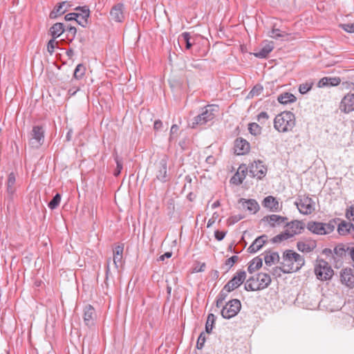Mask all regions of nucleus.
<instances>
[{"label":"nucleus","instance_id":"f257e3e1","mask_svg":"<svg viewBox=\"0 0 354 354\" xmlns=\"http://www.w3.org/2000/svg\"><path fill=\"white\" fill-rule=\"evenodd\" d=\"M305 263L303 256L292 250L283 252L282 261L280 264L283 269V273H291L299 270Z\"/></svg>","mask_w":354,"mask_h":354},{"label":"nucleus","instance_id":"f03ea898","mask_svg":"<svg viewBox=\"0 0 354 354\" xmlns=\"http://www.w3.org/2000/svg\"><path fill=\"white\" fill-rule=\"evenodd\" d=\"M219 107L216 104H209L202 109L200 114L194 117L189 123L192 128H196L197 126H202L213 120L216 113L218 112Z\"/></svg>","mask_w":354,"mask_h":354},{"label":"nucleus","instance_id":"7ed1b4c3","mask_svg":"<svg viewBox=\"0 0 354 354\" xmlns=\"http://www.w3.org/2000/svg\"><path fill=\"white\" fill-rule=\"evenodd\" d=\"M295 125V117L290 111H283L278 114L274 120V127L279 132L290 131Z\"/></svg>","mask_w":354,"mask_h":354},{"label":"nucleus","instance_id":"20e7f679","mask_svg":"<svg viewBox=\"0 0 354 354\" xmlns=\"http://www.w3.org/2000/svg\"><path fill=\"white\" fill-rule=\"evenodd\" d=\"M6 194L4 197V203L7 205V208L9 209L14 205V198L16 196L17 190V185L16 181V174L11 172L8 174L6 183Z\"/></svg>","mask_w":354,"mask_h":354},{"label":"nucleus","instance_id":"39448f33","mask_svg":"<svg viewBox=\"0 0 354 354\" xmlns=\"http://www.w3.org/2000/svg\"><path fill=\"white\" fill-rule=\"evenodd\" d=\"M307 229L313 234L325 235L331 233L335 228V222L330 221L328 223L309 221L306 225Z\"/></svg>","mask_w":354,"mask_h":354},{"label":"nucleus","instance_id":"423d86ee","mask_svg":"<svg viewBox=\"0 0 354 354\" xmlns=\"http://www.w3.org/2000/svg\"><path fill=\"white\" fill-rule=\"evenodd\" d=\"M315 273L318 279L326 281L333 277V270L327 261L321 259L318 261L315 267Z\"/></svg>","mask_w":354,"mask_h":354},{"label":"nucleus","instance_id":"0eeeda50","mask_svg":"<svg viewBox=\"0 0 354 354\" xmlns=\"http://www.w3.org/2000/svg\"><path fill=\"white\" fill-rule=\"evenodd\" d=\"M241 308V303L237 299L230 300L223 306L221 313L224 319H231L235 317Z\"/></svg>","mask_w":354,"mask_h":354},{"label":"nucleus","instance_id":"6e6552de","mask_svg":"<svg viewBox=\"0 0 354 354\" xmlns=\"http://www.w3.org/2000/svg\"><path fill=\"white\" fill-rule=\"evenodd\" d=\"M299 212L304 215L310 214L315 211L314 202L308 196H299L295 202Z\"/></svg>","mask_w":354,"mask_h":354},{"label":"nucleus","instance_id":"1a4fd4ad","mask_svg":"<svg viewBox=\"0 0 354 354\" xmlns=\"http://www.w3.org/2000/svg\"><path fill=\"white\" fill-rule=\"evenodd\" d=\"M168 156L163 155L160 159L155 163V174L156 178L161 182H167L169 180L167 175V162Z\"/></svg>","mask_w":354,"mask_h":354},{"label":"nucleus","instance_id":"9d476101","mask_svg":"<svg viewBox=\"0 0 354 354\" xmlns=\"http://www.w3.org/2000/svg\"><path fill=\"white\" fill-rule=\"evenodd\" d=\"M267 167L261 160L254 161L248 167V171L252 178L261 180L267 174Z\"/></svg>","mask_w":354,"mask_h":354},{"label":"nucleus","instance_id":"9b49d317","mask_svg":"<svg viewBox=\"0 0 354 354\" xmlns=\"http://www.w3.org/2000/svg\"><path fill=\"white\" fill-rule=\"evenodd\" d=\"M268 114L262 111L257 115V121L259 124L257 122L250 123L248 124V131L249 133H257L260 132L262 130V127L269 124L268 122Z\"/></svg>","mask_w":354,"mask_h":354},{"label":"nucleus","instance_id":"f8f14e48","mask_svg":"<svg viewBox=\"0 0 354 354\" xmlns=\"http://www.w3.org/2000/svg\"><path fill=\"white\" fill-rule=\"evenodd\" d=\"M246 272L244 270H238L234 277L225 284L231 292L238 288L245 281Z\"/></svg>","mask_w":354,"mask_h":354},{"label":"nucleus","instance_id":"ddd939ff","mask_svg":"<svg viewBox=\"0 0 354 354\" xmlns=\"http://www.w3.org/2000/svg\"><path fill=\"white\" fill-rule=\"evenodd\" d=\"M110 18L112 21L116 23L123 22L125 15H124V5L123 3H118L115 4L111 9Z\"/></svg>","mask_w":354,"mask_h":354},{"label":"nucleus","instance_id":"4468645a","mask_svg":"<svg viewBox=\"0 0 354 354\" xmlns=\"http://www.w3.org/2000/svg\"><path fill=\"white\" fill-rule=\"evenodd\" d=\"M77 17V23L82 27H86L88 24V19L90 17V10L87 6H77L75 8Z\"/></svg>","mask_w":354,"mask_h":354},{"label":"nucleus","instance_id":"2eb2a0df","mask_svg":"<svg viewBox=\"0 0 354 354\" xmlns=\"http://www.w3.org/2000/svg\"><path fill=\"white\" fill-rule=\"evenodd\" d=\"M339 110L344 113L354 111V93H348L343 97L339 104Z\"/></svg>","mask_w":354,"mask_h":354},{"label":"nucleus","instance_id":"dca6fc26","mask_svg":"<svg viewBox=\"0 0 354 354\" xmlns=\"http://www.w3.org/2000/svg\"><path fill=\"white\" fill-rule=\"evenodd\" d=\"M97 315L95 308L90 304L85 306L83 310V319L84 324L91 327L95 325Z\"/></svg>","mask_w":354,"mask_h":354},{"label":"nucleus","instance_id":"f3484780","mask_svg":"<svg viewBox=\"0 0 354 354\" xmlns=\"http://www.w3.org/2000/svg\"><path fill=\"white\" fill-rule=\"evenodd\" d=\"M286 231L288 232L290 238L295 235L301 234L306 227L305 223L301 221L295 220L290 223H287Z\"/></svg>","mask_w":354,"mask_h":354},{"label":"nucleus","instance_id":"a211bd4d","mask_svg":"<svg viewBox=\"0 0 354 354\" xmlns=\"http://www.w3.org/2000/svg\"><path fill=\"white\" fill-rule=\"evenodd\" d=\"M250 149V143L242 138H239L235 140L234 150V153L238 156L247 154Z\"/></svg>","mask_w":354,"mask_h":354},{"label":"nucleus","instance_id":"6ab92c4d","mask_svg":"<svg viewBox=\"0 0 354 354\" xmlns=\"http://www.w3.org/2000/svg\"><path fill=\"white\" fill-rule=\"evenodd\" d=\"M341 282L347 287H354V271L351 268H346L342 270L340 274Z\"/></svg>","mask_w":354,"mask_h":354},{"label":"nucleus","instance_id":"aec40b11","mask_svg":"<svg viewBox=\"0 0 354 354\" xmlns=\"http://www.w3.org/2000/svg\"><path fill=\"white\" fill-rule=\"evenodd\" d=\"M248 172V167L245 164H241L235 174L230 179L231 183L239 185H241L243 180L245 178L246 174Z\"/></svg>","mask_w":354,"mask_h":354},{"label":"nucleus","instance_id":"412c9836","mask_svg":"<svg viewBox=\"0 0 354 354\" xmlns=\"http://www.w3.org/2000/svg\"><path fill=\"white\" fill-rule=\"evenodd\" d=\"M242 205L243 209L248 211L250 214H254L259 210V205L254 199L241 198L239 201Z\"/></svg>","mask_w":354,"mask_h":354},{"label":"nucleus","instance_id":"4be33fe9","mask_svg":"<svg viewBox=\"0 0 354 354\" xmlns=\"http://www.w3.org/2000/svg\"><path fill=\"white\" fill-rule=\"evenodd\" d=\"M274 44L272 41H265L260 50L254 53V55L257 58H266L268 55L274 49Z\"/></svg>","mask_w":354,"mask_h":354},{"label":"nucleus","instance_id":"5701e85b","mask_svg":"<svg viewBox=\"0 0 354 354\" xmlns=\"http://www.w3.org/2000/svg\"><path fill=\"white\" fill-rule=\"evenodd\" d=\"M268 236L266 234L257 237L249 246L248 250L250 253H255L262 248L267 242Z\"/></svg>","mask_w":354,"mask_h":354},{"label":"nucleus","instance_id":"b1692460","mask_svg":"<svg viewBox=\"0 0 354 354\" xmlns=\"http://www.w3.org/2000/svg\"><path fill=\"white\" fill-rule=\"evenodd\" d=\"M317 243L315 241L308 240L306 241H298L297 248L299 251L304 253H309L315 250Z\"/></svg>","mask_w":354,"mask_h":354},{"label":"nucleus","instance_id":"393cba45","mask_svg":"<svg viewBox=\"0 0 354 354\" xmlns=\"http://www.w3.org/2000/svg\"><path fill=\"white\" fill-rule=\"evenodd\" d=\"M287 220L288 218L286 217H283L277 214L266 216L262 218L263 221L268 222L269 225L272 227H274L277 225H279L281 223H285Z\"/></svg>","mask_w":354,"mask_h":354},{"label":"nucleus","instance_id":"a878e982","mask_svg":"<svg viewBox=\"0 0 354 354\" xmlns=\"http://www.w3.org/2000/svg\"><path fill=\"white\" fill-rule=\"evenodd\" d=\"M262 205L271 212H277L279 209V201L272 196L266 197L262 202Z\"/></svg>","mask_w":354,"mask_h":354},{"label":"nucleus","instance_id":"bb28decb","mask_svg":"<svg viewBox=\"0 0 354 354\" xmlns=\"http://www.w3.org/2000/svg\"><path fill=\"white\" fill-rule=\"evenodd\" d=\"M351 247L348 244L339 243L335 247L333 252L339 259L346 258L348 257V251Z\"/></svg>","mask_w":354,"mask_h":354},{"label":"nucleus","instance_id":"cd10ccee","mask_svg":"<svg viewBox=\"0 0 354 354\" xmlns=\"http://www.w3.org/2000/svg\"><path fill=\"white\" fill-rule=\"evenodd\" d=\"M123 250V245H118L113 250V261L116 270L122 265Z\"/></svg>","mask_w":354,"mask_h":354},{"label":"nucleus","instance_id":"c85d7f7f","mask_svg":"<svg viewBox=\"0 0 354 354\" xmlns=\"http://www.w3.org/2000/svg\"><path fill=\"white\" fill-rule=\"evenodd\" d=\"M265 263L268 266H271L276 262L279 261V255L277 252L266 251L263 253Z\"/></svg>","mask_w":354,"mask_h":354},{"label":"nucleus","instance_id":"c756f323","mask_svg":"<svg viewBox=\"0 0 354 354\" xmlns=\"http://www.w3.org/2000/svg\"><path fill=\"white\" fill-rule=\"evenodd\" d=\"M339 77H325L322 78L318 82V86L322 88L327 86H337L340 84Z\"/></svg>","mask_w":354,"mask_h":354},{"label":"nucleus","instance_id":"7c9ffc66","mask_svg":"<svg viewBox=\"0 0 354 354\" xmlns=\"http://www.w3.org/2000/svg\"><path fill=\"white\" fill-rule=\"evenodd\" d=\"M256 278L261 290L267 288L271 283V278L270 275L266 273H259Z\"/></svg>","mask_w":354,"mask_h":354},{"label":"nucleus","instance_id":"2f4dec72","mask_svg":"<svg viewBox=\"0 0 354 354\" xmlns=\"http://www.w3.org/2000/svg\"><path fill=\"white\" fill-rule=\"evenodd\" d=\"M277 100L282 104H288L295 102L297 100V98L293 94L285 92L277 97Z\"/></svg>","mask_w":354,"mask_h":354},{"label":"nucleus","instance_id":"473e14b6","mask_svg":"<svg viewBox=\"0 0 354 354\" xmlns=\"http://www.w3.org/2000/svg\"><path fill=\"white\" fill-rule=\"evenodd\" d=\"M231 291L230 290H228L227 286L225 285L216 297V308H219L223 306V301L226 299V298L228 296V294Z\"/></svg>","mask_w":354,"mask_h":354},{"label":"nucleus","instance_id":"72a5a7b5","mask_svg":"<svg viewBox=\"0 0 354 354\" xmlns=\"http://www.w3.org/2000/svg\"><path fill=\"white\" fill-rule=\"evenodd\" d=\"M44 134H31L29 138V145L32 148H39L44 142Z\"/></svg>","mask_w":354,"mask_h":354},{"label":"nucleus","instance_id":"f704fd0d","mask_svg":"<svg viewBox=\"0 0 354 354\" xmlns=\"http://www.w3.org/2000/svg\"><path fill=\"white\" fill-rule=\"evenodd\" d=\"M65 31L64 24L56 23L50 28V34L53 38L59 37Z\"/></svg>","mask_w":354,"mask_h":354},{"label":"nucleus","instance_id":"c9c22d12","mask_svg":"<svg viewBox=\"0 0 354 354\" xmlns=\"http://www.w3.org/2000/svg\"><path fill=\"white\" fill-rule=\"evenodd\" d=\"M351 230H354L353 224L346 221H342L337 227V231L340 235H346L349 233Z\"/></svg>","mask_w":354,"mask_h":354},{"label":"nucleus","instance_id":"e433bc0d","mask_svg":"<svg viewBox=\"0 0 354 354\" xmlns=\"http://www.w3.org/2000/svg\"><path fill=\"white\" fill-rule=\"evenodd\" d=\"M66 3V1H63L59 3L57 6H56L54 8L53 10L50 12L49 15L50 18L56 19L58 16L64 14L66 12V9L64 8Z\"/></svg>","mask_w":354,"mask_h":354},{"label":"nucleus","instance_id":"4c0bfd02","mask_svg":"<svg viewBox=\"0 0 354 354\" xmlns=\"http://www.w3.org/2000/svg\"><path fill=\"white\" fill-rule=\"evenodd\" d=\"M263 265V259L257 257L254 258L252 261H250L249 266L248 268V271L252 274L258 269H259Z\"/></svg>","mask_w":354,"mask_h":354},{"label":"nucleus","instance_id":"58836bf2","mask_svg":"<svg viewBox=\"0 0 354 354\" xmlns=\"http://www.w3.org/2000/svg\"><path fill=\"white\" fill-rule=\"evenodd\" d=\"M245 289L247 291L260 290L261 288L258 281H257V278L254 277H250L245 282Z\"/></svg>","mask_w":354,"mask_h":354},{"label":"nucleus","instance_id":"ea45409f","mask_svg":"<svg viewBox=\"0 0 354 354\" xmlns=\"http://www.w3.org/2000/svg\"><path fill=\"white\" fill-rule=\"evenodd\" d=\"M216 317L214 314L210 313L208 315L207 321H206V324H205L206 333H210L212 332V330L213 329L214 324L216 322Z\"/></svg>","mask_w":354,"mask_h":354},{"label":"nucleus","instance_id":"a19ab883","mask_svg":"<svg viewBox=\"0 0 354 354\" xmlns=\"http://www.w3.org/2000/svg\"><path fill=\"white\" fill-rule=\"evenodd\" d=\"M85 66L82 64H79L74 71L73 77L76 80L82 79L85 74Z\"/></svg>","mask_w":354,"mask_h":354},{"label":"nucleus","instance_id":"79ce46f5","mask_svg":"<svg viewBox=\"0 0 354 354\" xmlns=\"http://www.w3.org/2000/svg\"><path fill=\"white\" fill-rule=\"evenodd\" d=\"M263 86L260 84L255 85L252 90L249 92L247 98H252L254 96L259 95L263 91Z\"/></svg>","mask_w":354,"mask_h":354},{"label":"nucleus","instance_id":"37998d69","mask_svg":"<svg viewBox=\"0 0 354 354\" xmlns=\"http://www.w3.org/2000/svg\"><path fill=\"white\" fill-rule=\"evenodd\" d=\"M60 201H61V195L57 193L53 196L52 200L48 203V207L50 209H56L59 206Z\"/></svg>","mask_w":354,"mask_h":354},{"label":"nucleus","instance_id":"c03bdc74","mask_svg":"<svg viewBox=\"0 0 354 354\" xmlns=\"http://www.w3.org/2000/svg\"><path fill=\"white\" fill-rule=\"evenodd\" d=\"M290 238V236L288 232H287V231L286 230L284 232L281 233V234L274 236L272 239V242L274 243H280L282 241L287 240Z\"/></svg>","mask_w":354,"mask_h":354},{"label":"nucleus","instance_id":"a18cd8bd","mask_svg":"<svg viewBox=\"0 0 354 354\" xmlns=\"http://www.w3.org/2000/svg\"><path fill=\"white\" fill-rule=\"evenodd\" d=\"M313 85L312 82H306L303 84H301L299 86V91L301 94L307 93L311 88Z\"/></svg>","mask_w":354,"mask_h":354},{"label":"nucleus","instance_id":"49530a36","mask_svg":"<svg viewBox=\"0 0 354 354\" xmlns=\"http://www.w3.org/2000/svg\"><path fill=\"white\" fill-rule=\"evenodd\" d=\"M269 37L274 38V39H278L280 37H283L287 34H286L284 32H281L278 28H273L268 34Z\"/></svg>","mask_w":354,"mask_h":354},{"label":"nucleus","instance_id":"de8ad7c7","mask_svg":"<svg viewBox=\"0 0 354 354\" xmlns=\"http://www.w3.org/2000/svg\"><path fill=\"white\" fill-rule=\"evenodd\" d=\"M238 260L239 257L236 255L226 259L224 263V266L227 267L226 272H227L234 265V263L238 261Z\"/></svg>","mask_w":354,"mask_h":354},{"label":"nucleus","instance_id":"09e8293b","mask_svg":"<svg viewBox=\"0 0 354 354\" xmlns=\"http://www.w3.org/2000/svg\"><path fill=\"white\" fill-rule=\"evenodd\" d=\"M115 160L117 166L115 170L114 171V176H118L120 175L122 169V159H120L118 156H115Z\"/></svg>","mask_w":354,"mask_h":354},{"label":"nucleus","instance_id":"8fccbe9b","mask_svg":"<svg viewBox=\"0 0 354 354\" xmlns=\"http://www.w3.org/2000/svg\"><path fill=\"white\" fill-rule=\"evenodd\" d=\"M205 333L204 332H202L198 339H197V342H196V348L198 349H202L203 346H204V344L205 342Z\"/></svg>","mask_w":354,"mask_h":354},{"label":"nucleus","instance_id":"3c124183","mask_svg":"<svg viewBox=\"0 0 354 354\" xmlns=\"http://www.w3.org/2000/svg\"><path fill=\"white\" fill-rule=\"evenodd\" d=\"M339 27L344 31L348 33L354 32V24H340Z\"/></svg>","mask_w":354,"mask_h":354},{"label":"nucleus","instance_id":"603ef678","mask_svg":"<svg viewBox=\"0 0 354 354\" xmlns=\"http://www.w3.org/2000/svg\"><path fill=\"white\" fill-rule=\"evenodd\" d=\"M55 39L52 38L50 40H49L47 44V50L50 55L53 53L55 45L57 44Z\"/></svg>","mask_w":354,"mask_h":354},{"label":"nucleus","instance_id":"864d4df0","mask_svg":"<svg viewBox=\"0 0 354 354\" xmlns=\"http://www.w3.org/2000/svg\"><path fill=\"white\" fill-rule=\"evenodd\" d=\"M182 37L185 40L186 45L185 47L187 49L191 48L192 46V44L190 42V35L189 32H183L182 34Z\"/></svg>","mask_w":354,"mask_h":354},{"label":"nucleus","instance_id":"5fc2aeb1","mask_svg":"<svg viewBox=\"0 0 354 354\" xmlns=\"http://www.w3.org/2000/svg\"><path fill=\"white\" fill-rule=\"evenodd\" d=\"M243 218V216L240 214L232 216L227 219V223L229 225H234V223L241 220Z\"/></svg>","mask_w":354,"mask_h":354},{"label":"nucleus","instance_id":"6e6d98bb","mask_svg":"<svg viewBox=\"0 0 354 354\" xmlns=\"http://www.w3.org/2000/svg\"><path fill=\"white\" fill-rule=\"evenodd\" d=\"M282 272L283 273V269L281 265L280 267L277 266L272 268V274L276 277H280Z\"/></svg>","mask_w":354,"mask_h":354},{"label":"nucleus","instance_id":"4d7b16f0","mask_svg":"<svg viewBox=\"0 0 354 354\" xmlns=\"http://www.w3.org/2000/svg\"><path fill=\"white\" fill-rule=\"evenodd\" d=\"M46 130L43 124L35 125L32 128V133H44Z\"/></svg>","mask_w":354,"mask_h":354},{"label":"nucleus","instance_id":"13d9d810","mask_svg":"<svg viewBox=\"0 0 354 354\" xmlns=\"http://www.w3.org/2000/svg\"><path fill=\"white\" fill-rule=\"evenodd\" d=\"M226 232L216 230L214 232V236L216 240L222 241L225 236Z\"/></svg>","mask_w":354,"mask_h":354},{"label":"nucleus","instance_id":"bf43d9fd","mask_svg":"<svg viewBox=\"0 0 354 354\" xmlns=\"http://www.w3.org/2000/svg\"><path fill=\"white\" fill-rule=\"evenodd\" d=\"M346 217L350 220L354 221V205H352L346 212Z\"/></svg>","mask_w":354,"mask_h":354},{"label":"nucleus","instance_id":"052dcab7","mask_svg":"<svg viewBox=\"0 0 354 354\" xmlns=\"http://www.w3.org/2000/svg\"><path fill=\"white\" fill-rule=\"evenodd\" d=\"M110 263H111V259H109L106 261V277H105V281L104 283L107 286V281L109 279V276L110 274Z\"/></svg>","mask_w":354,"mask_h":354},{"label":"nucleus","instance_id":"680f3d73","mask_svg":"<svg viewBox=\"0 0 354 354\" xmlns=\"http://www.w3.org/2000/svg\"><path fill=\"white\" fill-rule=\"evenodd\" d=\"M77 15L75 12H71V13L66 15L64 19L66 21H73V20L76 21V19H77Z\"/></svg>","mask_w":354,"mask_h":354},{"label":"nucleus","instance_id":"e2e57ef3","mask_svg":"<svg viewBox=\"0 0 354 354\" xmlns=\"http://www.w3.org/2000/svg\"><path fill=\"white\" fill-rule=\"evenodd\" d=\"M162 127V122L160 120H158L154 122L153 128H154L155 131H160Z\"/></svg>","mask_w":354,"mask_h":354},{"label":"nucleus","instance_id":"0e129e2a","mask_svg":"<svg viewBox=\"0 0 354 354\" xmlns=\"http://www.w3.org/2000/svg\"><path fill=\"white\" fill-rule=\"evenodd\" d=\"M189 144V140L187 139H183L179 141V145L183 150H185Z\"/></svg>","mask_w":354,"mask_h":354},{"label":"nucleus","instance_id":"69168bd1","mask_svg":"<svg viewBox=\"0 0 354 354\" xmlns=\"http://www.w3.org/2000/svg\"><path fill=\"white\" fill-rule=\"evenodd\" d=\"M80 90L78 86H73L70 88L68 91V95L73 96L76 94V93Z\"/></svg>","mask_w":354,"mask_h":354},{"label":"nucleus","instance_id":"338daca9","mask_svg":"<svg viewBox=\"0 0 354 354\" xmlns=\"http://www.w3.org/2000/svg\"><path fill=\"white\" fill-rule=\"evenodd\" d=\"M66 30L72 35V37L74 38L75 34L77 32V29L73 26H69L67 28Z\"/></svg>","mask_w":354,"mask_h":354},{"label":"nucleus","instance_id":"774afa93","mask_svg":"<svg viewBox=\"0 0 354 354\" xmlns=\"http://www.w3.org/2000/svg\"><path fill=\"white\" fill-rule=\"evenodd\" d=\"M348 258H350L354 263V246H351L348 251Z\"/></svg>","mask_w":354,"mask_h":354}]
</instances>
